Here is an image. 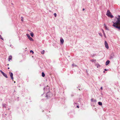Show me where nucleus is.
Wrapping results in <instances>:
<instances>
[{"label": "nucleus", "instance_id": "obj_7", "mask_svg": "<svg viewBox=\"0 0 120 120\" xmlns=\"http://www.w3.org/2000/svg\"><path fill=\"white\" fill-rule=\"evenodd\" d=\"M9 74L10 75V76L11 77V79L13 80V74L11 72H9Z\"/></svg>", "mask_w": 120, "mask_h": 120}, {"label": "nucleus", "instance_id": "obj_39", "mask_svg": "<svg viewBox=\"0 0 120 120\" xmlns=\"http://www.w3.org/2000/svg\"><path fill=\"white\" fill-rule=\"evenodd\" d=\"M79 88V87H77V88Z\"/></svg>", "mask_w": 120, "mask_h": 120}, {"label": "nucleus", "instance_id": "obj_16", "mask_svg": "<svg viewBox=\"0 0 120 120\" xmlns=\"http://www.w3.org/2000/svg\"><path fill=\"white\" fill-rule=\"evenodd\" d=\"M42 77H44L45 76V74L43 72H42Z\"/></svg>", "mask_w": 120, "mask_h": 120}, {"label": "nucleus", "instance_id": "obj_42", "mask_svg": "<svg viewBox=\"0 0 120 120\" xmlns=\"http://www.w3.org/2000/svg\"><path fill=\"white\" fill-rule=\"evenodd\" d=\"M14 91H15V90H14Z\"/></svg>", "mask_w": 120, "mask_h": 120}, {"label": "nucleus", "instance_id": "obj_25", "mask_svg": "<svg viewBox=\"0 0 120 120\" xmlns=\"http://www.w3.org/2000/svg\"><path fill=\"white\" fill-rule=\"evenodd\" d=\"M101 30H102V32L103 33H104V30H103V29H101Z\"/></svg>", "mask_w": 120, "mask_h": 120}, {"label": "nucleus", "instance_id": "obj_19", "mask_svg": "<svg viewBox=\"0 0 120 120\" xmlns=\"http://www.w3.org/2000/svg\"><path fill=\"white\" fill-rule=\"evenodd\" d=\"M30 53L32 52V53H34V52H33V51L32 50H31L30 51Z\"/></svg>", "mask_w": 120, "mask_h": 120}, {"label": "nucleus", "instance_id": "obj_8", "mask_svg": "<svg viewBox=\"0 0 120 120\" xmlns=\"http://www.w3.org/2000/svg\"><path fill=\"white\" fill-rule=\"evenodd\" d=\"M64 40L62 38H61L60 39V42L62 44H63L64 43Z\"/></svg>", "mask_w": 120, "mask_h": 120}, {"label": "nucleus", "instance_id": "obj_28", "mask_svg": "<svg viewBox=\"0 0 120 120\" xmlns=\"http://www.w3.org/2000/svg\"><path fill=\"white\" fill-rule=\"evenodd\" d=\"M77 107L78 108H79V105H77Z\"/></svg>", "mask_w": 120, "mask_h": 120}, {"label": "nucleus", "instance_id": "obj_22", "mask_svg": "<svg viewBox=\"0 0 120 120\" xmlns=\"http://www.w3.org/2000/svg\"><path fill=\"white\" fill-rule=\"evenodd\" d=\"M103 35H104V37H105V38H106V36L105 33H103Z\"/></svg>", "mask_w": 120, "mask_h": 120}, {"label": "nucleus", "instance_id": "obj_41", "mask_svg": "<svg viewBox=\"0 0 120 120\" xmlns=\"http://www.w3.org/2000/svg\"><path fill=\"white\" fill-rule=\"evenodd\" d=\"M79 87H80V86H79Z\"/></svg>", "mask_w": 120, "mask_h": 120}, {"label": "nucleus", "instance_id": "obj_6", "mask_svg": "<svg viewBox=\"0 0 120 120\" xmlns=\"http://www.w3.org/2000/svg\"><path fill=\"white\" fill-rule=\"evenodd\" d=\"M105 47L107 49H108L109 48L108 45V44L106 41H105Z\"/></svg>", "mask_w": 120, "mask_h": 120}, {"label": "nucleus", "instance_id": "obj_11", "mask_svg": "<svg viewBox=\"0 0 120 120\" xmlns=\"http://www.w3.org/2000/svg\"><path fill=\"white\" fill-rule=\"evenodd\" d=\"M91 102H96L97 101V100L96 99L94 100V99L93 98H92L91 99Z\"/></svg>", "mask_w": 120, "mask_h": 120}, {"label": "nucleus", "instance_id": "obj_13", "mask_svg": "<svg viewBox=\"0 0 120 120\" xmlns=\"http://www.w3.org/2000/svg\"><path fill=\"white\" fill-rule=\"evenodd\" d=\"M12 58V56H10L9 57V58L8 59V61H10V60H11Z\"/></svg>", "mask_w": 120, "mask_h": 120}, {"label": "nucleus", "instance_id": "obj_4", "mask_svg": "<svg viewBox=\"0 0 120 120\" xmlns=\"http://www.w3.org/2000/svg\"><path fill=\"white\" fill-rule=\"evenodd\" d=\"M115 57V55L113 53H112L110 55L109 59L111 60L112 59Z\"/></svg>", "mask_w": 120, "mask_h": 120}, {"label": "nucleus", "instance_id": "obj_17", "mask_svg": "<svg viewBox=\"0 0 120 120\" xmlns=\"http://www.w3.org/2000/svg\"><path fill=\"white\" fill-rule=\"evenodd\" d=\"M30 35L32 37H33L34 36V34L32 32L30 33Z\"/></svg>", "mask_w": 120, "mask_h": 120}, {"label": "nucleus", "instance_id": "obj_20", "mask_svg": "<svg viewBox=\"0 0 120 120\" xmlns=\"http://www.w3.org/2000/svg\"><path fill=\"white\" fill-rule=\"evenodd\" d=\"M0 38L2 40H3V38H2L1 37V36L0 34Z\"/></svg>", "mask_w": 120, "mask_h": 120}, {"label": "nucleus", "instance_id": "obj_21", "mask_svg": "<svg viewBox=\"0 0 120 120\" xmlns=\"http://www.w3.org/2000/svg\"><path fill=\"white\" fill-rule=\"evenodd\" d=\"M54 15L55 17H56V13H54Z\"/></svg>", "mask_w": 120, "mask_h": 120}, {"label": "nucleus", "instance_id": "obj_10", "mask_svg": "<svg viewBox=\"0 0 120 120\" xmlns=\"http://www.w3.org/2000/svg\"><path fill=\"white\" fill-rule=\"evenodd\" d=\"M104 27L105 29L106 30H109L107 28V27L106 26V25L105 24V23H104Z\"/></svg>", "mask_w": 120, "mask_h": 120}, {"label": "nucleus", "instance_id": "obj_9", "mask_svg": "<svg viewBox=\"0 0 120 120\" xmlns=\"http://www.w3.org/2000/svg\"><path fill=\"white\" fill-rule=\"evenodd\" d=\"M110 61L109 60H107L105 63V65H108L110 63Z\"/></svg>", "mask_w": 120, "mask_h": 120}, {"label": "nucleus", "instance_id": "obj_1", "mask_svg": "<svg viewBox=\"0 0 120 120\" xmlns=\"http://www.w3.org/2000/svg\"><path fill=\"white\" fill-rule=\"evenodd\" d=\"M117 20L115 22H113L112 25L114 27L120 30V15H118V17H116Z\"/></svg>", "mask_w": 120, "mask_h": 120}, {"label": "nucleus", "instance_id": "obj_29", "mask_svg": "<svg viewBox=\"0 0 120 120\" xmlns=\"http://www.w3.org/2000/svg\"><path fill=\"white\" fill-rule=\"evenodd\" d=\"M100 89H101V90H102V87H101Z\"/></svg>", "mask_w": 120, "mask_h": 120}, {"label": "nucleus", "instance_id": "obj_18", "mask_svg": "<svg viewBox=\"0 0 120 120\" xmlns=\"http://www.w3.org/2000/svg\"><path fill=\"white\" fill-rule=\"evenodd\" d=\"M45 51L44 50H43L41 52V54H44V53Z\"/></svg>", "mask_w": 120, "mask_h": 120}, {"label": "nucleus", "instance_id": "obj_27", "mask_svg": "<svg viewBox=\"0 0 120 120\" xmlns=\"http://www.w3.org/2000/svg\"><path fill=\"white\" fill-rule=\"evenodd\" d=\"M104 70L105 71H108V69H104Z\"/></svg>", "mask_w": 120, "mask_h": 120}, {"label": "nucleus", "instance_id": "obj_15", "mask_svg": "<svg viewBox=\"0 0 120 120\" xmlns=\"http://www.w3.org/2000/svg\"><path fill=\"white\" fill-rule=\"evenodd\" d=\"M98 104L100 105H102V103L101 102L99 101L98 102Z\"/></svg>", "mask_w": 120, "mask_h": 120}, {"label": "nucleus", "instance_id": "obj_36", "mask_svg": "<svg viewBox=\"0 0 120 120\" xmlns=\"http://www.w3.org/2000/svg\"><path fill=\"white\" fill-rule=\"evenodd\" d=\"M9 65V64H7V65L8 66Z\"/></svg>", "mask_w": 120, "mask_h": 120}, {"label": "nucleus", "instance_id": "obj_23", "mask_svg": "<svg viewBox=\"0 0 120 120\" xmlns=\"http://www.w3.org/2000/svg\"><path fill=\"white\" fill-rule=\"evenodd\" d=\"M72 66H76H76H77L76 65H75L74 64H72Z\"/></svg>", "mask_w": 120, "mask_h": 120}, {"label": "nucleus", "instance_id": "obj_3", "mask_svg": "<svg viewBox=\"0 0 120 120\" xmlns=\"http://www.w3.org/2000/svg\"><path fill=\"white\" fill-rule=\"evenodd\" d=\"M106 15L108 17H110L111 18H112L113 17V16L111 14V12L109 10H108Z\"/></svg>", "mask_w": 120, "mask_h": 120}, {"label": "nucleus", "instance_id": "obj_40", "mask_svg": "<svg viewBox=\"0 0 120 120\" xmlns=\"http://www.w3.org/2000/svg\"><path fill=\"white\" fill-rule=\"evenodd\" d=\"M15 81H14V83H15Z\"/></svg>", "mask_w": 120, "mask_h": 120}, {"label": "nucleus", "instance_id": "obj_34", "mask_svg": "<svg viewBox=\"0 0 120 120\" xmlns=\"http://www.w3.org/2000/svg\"><path fill=\"white\" fill-rule=\"evenodd\" d=\"M9 68H9V67H8V69H9Z\"/></svg>", "mask_w": 120, "mask_h": 120}, {"label": "nucleus", "instance_id": "obj_14", "mask_svg": "<svg viewBox=\"0 0 120 120\" xmlns=\"http://www.w3.org/2000/svg\"><path fill=\"white\" fill-rule=\"evenodd\" d=\"M3 76H4L6 78H8V76H7V74H5V73H4V74L3 75Z\"/></svg>", "mask_w": 120, "mask_h": 120}, {"label": "nucleus", "instance_id": "obj_33", "mask_svg": "<svg viewBox=\"0 0 120 120\" xmlns=\"http://www.w3.org/2000/svg\"><path fill=\"white\" fill-rule=\"evenodd\" d=\"M84 10H85V9H84V8H83V9H82V10H83V11Z\"/></svg>", "mask_w": 120, "mask_h": 120}, {"label": "nucleus", "instance_id": "obj_26", "mask_svg": "<svg viewBox=\"0 0 120 120\" xmlns=\"http://www.w3.org/2000/svg\"><path fill=\"white\" fill-rule=\"evenodd\" d=\"M1 73L2 74V75H3V74H4V72H3V71L2 72H1Z\"/></svg>", "mask_w": 120, "mask_h": 120}, {"label": "nucleus", "instance_id": "obj_37", "mask_svg": "<svg viewBox=\"0 0 120 120\" xmlns=\"http://www.w3.org/2000/svg\"><path fill=\"white\" fill-rule=\"evenodd\" d=\"M78 89L79 90H80V89H79V88H78Z\"/></svg>", "mask_w": 120, "mask_h": 120}, {"label": "nucleus", "instance_id": "obj_32", "mask_svg": "<svg viewBox=\"0 0 120 120\" xmlns=\"http://www.w3.org/2000/svg\"><path fill=\"white\" fill-rule=\"evenodd\" d=\"M95 56V55L94 54H93V55L92 56Z\"/></svg>", "mask_w": 120, "mask_h": 120}, {"label": "nucleus", "instance_id": "obj_5", "mask_svg": "<svg viewBox=\"0 0 120 120\" xmlns=\"http://www.w3.org/2000/svg\"><path fill=\"white\" fill-rule=\"evenodd\" d=\"M27 37H28V39L31 41H33L34 40L33 38L30 37V35L28 34H27L26 35Z\"/></svg>", "mask_w": 120, "mask_h": 120}, {"label": "nucleus", "instance_id": "obj_24", "mask_svg": "<svg viewBox=\"0 0 120 120\" xmlns=\"http://www.w3.org/2000/svg\"><path fill=\"white\" fill-rule=\"evenodd\" d=\"M99 34L100 36H102V35L101 33H99Z\"/></svg>", "mask_w": 120, "mask_h": 120}, {"label": "nucleus", "instance_id": "obj_2", "mask_svg": "<svg viewBox=\"0 0 120 120\" xmlns=\"http://www.w3.org/2000/svg\"><path fill=\"white\" fill-rule=\"evenodd\" d=\"M49 87L48 86H47L45 87H44V90H46L47 91H48V92H47L46 94V95L45 96V97L47 98H48L49 97V96H48V94L49 93V92H48L49 91Z\"/></svg>", "mask_w": 120, "mask_h": 120}, {"label": "nucleus", "instance_id": "obj_12", "mask_svg": "<svg viewBox=\"0 0 120 120\" xmlns=\"http://www.w3.org/2000/svg\"><path fill=\"white\" fill-rule=\"evenodd\" d=\"M2 106L3 107L5 108L7 106V105L5 104H2Z\"/></svg>", "mask_w": 120, "mask_h": 120}, {"label": "nucleus", "instance_id": "obj_31", "mask_svg": "<svg viewBox=\"0 0 120 120\" xmlns=\"http://www.w3.org/2000/svg\"><path fill=\"white\" fill-rule=\"evenodd\" d=\"M0 72H2V70H0Z\"/></svg>", "mask_w": 120, "mask_h": 120}, {"label": "nucleus", "instance_id": "obj_38", "mask_svg": "<svg viewBox=\"0 0 120 120\" xmlns=\"http://www.w3.org/2000/svg\"><path fill=\"white\" fill-rule=\"evenodd\" d=\"M73 96V95H71V96Z\"/></svg>", "mask_w": 120, "mask_h": 120}, {"label": "nucleus", "instance_id": "obj_30", "mask_svg": "<svg viewBox=\"0 0 120 120\" xmlns=\"http://www.w3.org/2000/svg\"><path fill=\"white\" fill-rule=\"evenodd\" d=\"M21 20L22 21H23V19H22Z\"/></svg>", "mask_w": 120, "mask_h": 120}, {"label": "nucleus", "instance_id": "obj_35", "mask_svg": "<svg viewBox=\"0 0 120 120\" xmlns=\"http://www.w3.org/2000/svg\"><path fill=\"white\" fill-rule=\"evenodd\" d=\"M105 71H103V73H105Z\"/></svg>", "mask_w": 120, "mask_h": 120}]
</instances>
